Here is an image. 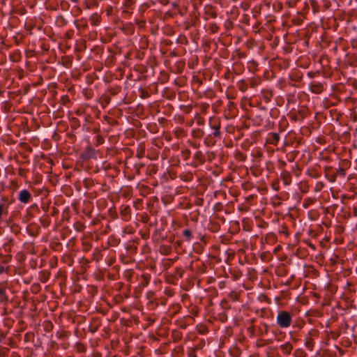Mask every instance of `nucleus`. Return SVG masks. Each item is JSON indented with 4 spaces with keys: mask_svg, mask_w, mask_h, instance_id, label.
<instances>
[{
    "mask_svg": "<svg viewBox=\"0 0 357 357\" xmlns=\"http://www.w3.org/2000/svg\"><path fill=\"white\" fill-rule=\"evenodd\" d=\"M11 255L0 253V265L9 269L8 264L11 261Z\"/></svg>",
    "mask_w": 357,
    "mask_h": 357,
    "instance_id": "obj_2",
    "label": "nucleus"
},
{
    "mask_svg": "<svg viewBox=\"0 0 357 357\" xmlns=\"http://www.w3.org/2000/svg\"><path fill=\"white\" fill-rule=\"evenodd\" d=\"M213 135L215 137H218L220 135V131L219 130H215L213 132Z\"/></svg>",
    "mask_w": 357,
    "mask_h": 357,
    "instance_id": "obj_17",
    "label": "nucleus"
},
{
    "mask_svg": "<svg viewBox=\"0 0 357 357\" xmlns=\"http://www.w3.org/2000/svg\"><path fill=\"white\" fill-rule=\"evenodd\" d=\"M305 346L309 350H310V351L312 350L313 346H314L312 338H311V337H306L305 340Z\"/></svg>",
    "mask_w": 357,
    "mask_h": 357,
    "instance_id": "obj_8",
    "label": "nucleus"
},
{
    "mask_svg": "<svg viewBox=\"0 0 357 357\" xmlns=\"http://www.w3.org/2000/svg\"><path fill=\"white\" fill-rule=\"evenodd\" d=\"M280 349L283 354H290L293 349V346L290 342H286L280 346Z\"/></svg>",
    "mask_w": 357,
    "mask_h": 357,
    "instance_id": "obj_4",
    "label": "nucleus"
},
{
    "mask_svg": "<svg viewBox=\"0 0 357 357\" xmlns=\"http://www.w3.org/2000/svg\"><path fill=\"white\" fill-rule=\"evenodd\" d=\"M274 138L276 141H278L279 140V136L277 135V134H274Z\"/></svg>",
    "mask_w": 357,
    "mask_h": 357,
    "instance_id": "obj_20",
    "label": "nucleus"
},
{
    "mask_svg": "<svg viewBox=\"0 0 357 357\" xmlns=\"http://www.w3.org/2000/svg\"><path fill=\"white\" fill-rule=\"evenodd\" d=\"M4 337H5V335H4L3 333L0 331V342H1V340L3 339H4Z\"/></svg>",
    "mask_w": 357,
    "mask_h": 357,
    "instance_id": "obj_18",
    "label": "nucleus"
},
{
    "mask_svg": "<svg viewBox=\"0 0 357 357\" xmlns=\"http://www.w3.org/2000/svg\"><path fill=\"white\" fill-rule=\"evenodd\" d=\"M8 271V268L3 267V266L0 265V275L7 273Z\"/></svg>",
    "mask_w": 357,
    "mask_h": 357,
    "instance_id": "obj_14",
    "label": "nucleus"
},
{
    "mask_svg": "<svg viewBox=\"0 0 357 357\" xmlns=\"http://www.w3.org/2000/svg\"><path fill=\"white\" fill-rule=\"evenodd\" d=\"M18 199L20 201L22 202V190L20 191L18 193Z\"/></svg>",
    "mask_w": 357,
    "mask_h": 357,
    "instance_id": "obj_16",
    "label": "nucleus"
},
{
    "mask_svg": "<svg viewBox=\"0 0 357 357\" xmlns=\"http://www.w3.org/2000/svg\"><path fill=\"white\" fill-rule=\"evenodd\" d=\"M277 323L281 328H287L291 324V316L289 312L280 311L277 316Z\"/></svg>",
    "mask_w": 357,
    "mask_h": 357,
    "instance_id": "obj_1",
    "label": "nucleus"
},
{
    "mask_svg": "<svg viewBox=\"0 0 357 357\" xmlns=\"http://www.w3.org/2000/svg\"><path fill=\"white\" fill-rule=\"evenodd\" d=\"M6 298V289L4 287L0 285V299L3 301Z\"/></svg>",
    "mask_w": 357,
    "mask_h": 357,
    "instance_id": "obj_12",
    "label": "nucleus"
},
{
    "mask_svg": "<svg viewBox=\"0 0 357 357\" xmlns=\"http://www.w3.org/2000/svg\"><path fill=\"white\" fill-rule=\"evenodd\" d=\"M210 126L212 129L215 130H220V123L218 121L217 119L211 118L210 119Z\"/></svg>",
    "mask_w": 357,
    "mask_h": 357,
    "instance_id": "obj_7",
    "label": "nucleus"
},
{
    "mask_svg": "<svg viewBox=\"0 0 357 357\" xmlns=\"http://www.w3.org/2000/svg\"><path fill=\"white\" fill-rule=\"evenodd\" d=\"M100 17L98 13H93L90 17L91 24L97 25L100 22Z\"/></svg>",
    "mask_w": 357,
    "mask_h": 357,
    "instance_id": "obj_6",
    "label": "nucleus"
},
{
    "mask_svg": "<svg viewBox=\"0 0 357 357\" xmlns=\"http://www.w3.org/2000/svg\"><path fill=\"white\" fill-rule=\"evenodd\" d=\"M310 91L314 93H321L323 91V85L320 83H312L310 85Z\"/></svg>",
    "mask_w": 357,
    "mask_h": 357,
    "instance_id": "obj_3",
    "label": "nucleus"
},
{
    "mask_svg": "<svg viewBox=\"0 0 357 357\" xmlns=\"http://www.w3.org/2000/svg\"><path fill=\"white\" fill-rule=\"evenodd\" d=\"M38 211V207L36 204H33L27 209L26 218L29 219L31 217H33L34 214Z\"/></svg>",
    "mask_w": 357,
    "mask_h": 357,
    "instance_id": "obj_5",
    "label": "nucleus"
},
{
    "mask_svg": "<svg viewBox=\"0 0 357 357\" xmlns=\"http://www.w3.org/2000/svg\"><path fill=\"white\" fill-rule=\"evenodd\" d=\"M31 336V335H29V334H28V333H27V334H26V335H25V337H24V340H26H26H29L30 339Z\"/></svg>",
    "mask_w": 357,
    "mask_h": 357,
    "instance_id": "obj_19",
    "label": "nucleus"
},
{
    "mask_svg": "<svg viewBox=\"0 0 357 357\" xmlns=\"http://www.w3.org/2000/svg\"><path fill=\"white\" fill-rule=\"evenodd\" d=\"M10 188L13 190H16L20 188V185L16 181H11L10 183Z\"/></svg>",
    "mask_w": 357,
    "mask_h": 357,
    "instance_id": "obj_11",
    "label": "nucleus"
},
{
    "mask_svg": "<svg viewBox=\"0 0 357 357\" xmlns=\"http://www.w3.org/2000/svg\"><path fill=\"white\" fill-rule=\"evenodd\" d=\"M70 1H73V2H75H75H77L78 0H70Z\"/></svg>",
    "mask_w": 357,
    "mask_h": 357,
    "instance_id": "obj_22",
    "label": "nucleus"
},
{
    "mask_svg": "<svg viewBox=\"0 0 357 357\" xmlns=\"http://www.w3.org/2000/svg\"><path fill=\"white\" fill-rule=\"evenodd\" d=\"M31 199V194L27 190H24V204L30 202Z\"/></svg>",
    "mask_w": 357,
    "mask_h": 357,
    "instance_id": "obj_10",
    "label": "nucleus"
},
{
    "mask_svg": "<svg viewBox=\"0 0 357 357\" xmlns=\"http://www.w3.org/2000/svg\"><path fill=\"white\" fill-rule=\"evenodd\" d=\"M183 235L189 239L191 236V231L188 229H185L183 231Z\"/></svg>",
    "mask_w": 357,
    "mask_h": 357,
    "instance_id": "obj_13",
    "label": "nucleus"
},
{
    "mask_svg": "<svg viewBox=\"0 0 357 357\" xmlns=\"http://www.w3.org/2000/svg\"><path fill=\"white\" fill-rule=\"evenodd\" d=\"M25 151H31V149L29 146L28 145H26L25 143H24V152Z\"/></svg>",
    "mask_w": 357,
    "mask_h": 357,
    "instance_id": "obj_15",
    "label": "nucleus"
},
{
    "mask_svg": "<svg viewBox=\"0 0 357 357\" xmlns=\"http://www.w3.org/2000/svg\"><path fill=\"white\" fill-rule=\"evenodd\" d=\"M294 357H305L306 353L303 349H296L294 354Z\"/></svg>",
    "mask_w": 357,
    "mask_h": 357,
    "instance_id": "obj_9",
    "label": "nucleus"
},
{
    "mask_svg": "<svg viewBox=\"0 0 357 357\" xmlns=\"http://www.w3.org/2000/svg\"><path fill=\"white\" fill-rule=\"evenodd\" d=\"M32 227H33V228L35 230H37V227H36V226L33 225V226H32Z\"/></svg>",
    "mask_w": 357,
    "mask_h": 357,
    "instance_id": "obj_21",
    "label": "nucleus"
}]
</instances>
